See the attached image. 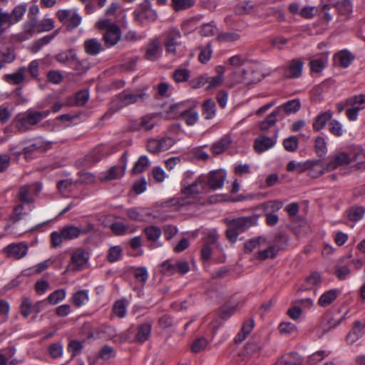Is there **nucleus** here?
Instances as JSON below:
<instances>
[{"label": "nucleus", "instance_id": "obj_14", "mask_svg": "<svg viewBox=\"0 0 365 365\" xmlns=\"http://www.w3.org/2000/svg\"><path fill=\"white\" fill-rule=\"evenodd\" d=\"M27 251L28 247L23 243L10 244L4 249V252L7 257L16 259L25 257L27 254Z\"/></svg>", "mask_w": 365, "mask_h": 365}, {"label": "nucleus", "instance_id": "obj_12", "mask_svg": "<svg viewBox=\"0 0 365 365\" xmlns=\"http://www.w3.org/2000/svg\"><path fill=\"white\" fill-rule=\"evenodd\" d=\"M180 38L181 34L180 31L175 28H171L167 31L165 47L168 53L173 54L175 53L176 46L179 44Z\"/></svg>", "mask_w": 365, "mask_h": 365}, {"label": "nucleus", "instance_id": "obj_9", "mask_svg": "<svg viewBox=\"0 0 365 365\" xmlns=\"http://www.w3.org/2000/svg\"><path fill=\"white\" fill-rule=\"evenodd\" d=\"M94 226L88 222L84 227L66 226L62 229L63 237L65 240H71L78 237L81 235H85L92 232Z\"/></svg>", "mask_w": 365, "mask_h": 365}, {"label": "nucleus", "instance_id": "obj_34", "mask_svg": "<svg viewBox=\"0 0 365 365\" xmlns=\"http://www.w3.org/2000/svg\"><path fill=\"white\" fill-rule=\"evenodd\" d=\"M89 300L88 290L83 289L75 292L72 297L71 302L76 307H81L86 304Z\"/></svg>", "mask_w": 365, "mask_h": 365}, {"label": "nucleus", "instance_id": "obj_46", "mask_svg": "<svg viewBox=\"0 0 365 365\" xmlns=\"http://www.w3.org/2000/svg\"><path fill=\"white\" fill-rule=\"evenodd\" d=\"M355 327L354 329L350 331L346 336V342L349 344H353L355 341H356L362 335L361 332V324L360 322L356 321L354 322Z\"/></svg>", "mask_w": 365, "mask_h": 365}, {"label": "nucleus", "instance_id": "obj_41", "mask_svg": "<svg viewBox=\"0 0 365 365\" xmlns=\"http://www.w3.org/2000/svg\"><path fill=\"white\" fill-rule=\"evenodd\" d=\"M283 202L278 200H269L259 205L265 213H273L279 210L283 207Z\"/></svg>", "mask_w": 365, "mask_h": 365}, {"label": "nucleus", "instance_id": "obj_10", "mask_svg": "<svg viewBox=\"0 0 365 365\" xmlns=\"http://www.w3.org/2000/svg\"><path fill=\"white\" fill-rule=\"evenodd\" d=\"M227 174L224 170H216L209 173L207 178V188L220 189L223 187Z\"/></svg>", "mask_w": 365, "mask_h": 365}, {"label": "nucleus", "instance_id": "obj_4", "mask_svg": "<svg viewBox=\"0 0 365 365\" xmlns=\"http://www.w3.org/2000/svg\"><path fill=\"white\" fill-rule=\"evenodd\" d=\"M225 223L227 225L225 232L227 238L235 242L239 235L255 225V220L252 217H240L234 219L226 218Z\"/></svg>", "mask_w": 365, "mask_h": 365}, {"label": "nucleus", "instance_id": "obj_23", "mask_svg": "<svg viewBox=\"0 0 365 365\" xmlns=\"http://www.w3.org/2000/svg\"><path fill=\"white\" fill-rule=\"evenodd\" d=\"M125 170V167L120 168L119 166H112L108 170L103 172L100 175L101 181H110L121 178Z\"/></svg>", "mask_w": 365, "mask_h": 365}, {"label": "nucleus", "instance_id": "obj_37", "mask_svg": "<svg viewBox=\"0 0 365 365\" xmlns=\"http://www.w3.org/2000/svg\"><path fill=\"white\" fill-rule=\"evenodd\" d=\"M279 110V108H275L260 123L259 128L261 130H267L276 123L277 116L280 115Z\"/></svg>", "mask_w": 365, "mask_h": 365}, {"label": "nucleus", "instance_id": "obj_64", "mask_svg": "<svg viewBox=\"0 0 365 365\" xmlns=\"http://www.w3.org/2000/svg\"><path fill=\"white\" fill-rule=\"evenodd\" d=\"M15 354L14 348H6L0 351V365H6L9 359L13 357Z\"/></svg>", "mask_w": 365, "mask_h": 365}, {"label": "nucleus", "instance_id": "obj_51", "mask_svg": "<svg viewBox=\"0 0 365 365\" xmlns=\"http://www.w3.org/2000/svg\"><path fill=\"white\" fill-rule=\"evenodd\" d=\"M264 244H265V239L262 237L252 239L245 243V250L246 252H250L255 248H262Z\"/></svg>", "mask_w": 365, "mask_h": 365}, {"label": "nucleus", "instance_id": "obj_24", "mask_svg": "<svg viewBox=\"0 0 365 365\" xmlns=\"http://www.w3.org/2000/svg\"><path fill=\"white\" fill-rule=\"evenodd\" d=\"M255 327L254 319L250 318L246 320L241 328L240 331L237 334L235 338V341L237 344L242 343L251 333Z\"/></svg>", "mask_w": 365, "mask_h": 365}, {"label": "nucleus", "instance_id": "obj_42", "mask_svg": "<svg viewBox=\"0 0 365 365\" xmlns=\"http://www.w3.org/2000/svg\"><path fill=\"white\" fill-rule=\"evenodd\" d=\"M16 58L14 51L11 48L0 49V70L7 64L12 63Z\"/></svg>", "mask_w": 365, "mask_h": 365}, {"label": "nucleus", "instance_id": "obj_28", "mask_svg": "<svg viewBox=\"0 0 365 365\" xmlns=\"http://www.w3.org/2000/svg\"><path fill=\"white\" fill-rule=\"evenodd\" d=\"M302 362V357L295 352L282 356L274 365H299Z\"/></svg>", "mask_w": 365, "mask_h": 365}, {"label": "nucleus", "instance_id": "obj_43", "mask_svg": "<svg viewBox=\"0 0 365 365\" xmlns=\"http://www.w3.org/2000/svg\"><path fill=\"white\" fill-rule=\"evenodd\" d=\"M151 332V324L149 323H145L140 325L138 328L136 334V340L138 342L143 343L147 341L150 335Z\"/></svg>", "mask_w": 365, "mask_h": 365}, {"label": "nucleus", "instance_id": "obj_26", "mask_svg": "<svg viewBox=\"0 0 365 365\" xmlns=\"http://www.w3.org/2000/svg\"><path fill=\"white\" fill-rule=\"evenodd\" d=\"M354 56L348 51L344 50L337 53L334 58V63L343 68H347L351 63Z\"/></svg>", "mask_w": 365, "mask_h": 365}, {"label": "nucleus", "instance_id": "obj_8", "mask_svg": "<svg viewBox=\"0 0 365 365\" xmlns=\"http://www.w3.org/2000/svg\"><path fill=\"white\" fill-rule=\"evenodd\" d=\"M190 270V266L187 261L180 260L172 262L171 260H166L163 262L161 265V272L166 275H173L178 273L185 274Z\"/></svg>", "mask_w": 365, "mask_h": 365}, {"label": "nucleus", "instance_id": "obj_15", "mask_svg": "<svg viewBox=\"0 0 365 365\" xmlns=\"http://www.w3.org/2000/svg\"><path fill=\"white\" fill-rule=\"evenodd\" d=\"M162 55L160 43L158 39H153L145 47V58L148 61H155Z\"/></svg>", "mask_w": 365, "mask_h": 365}, {"label": "nucleus", "instance_id": "obj_31", "mask_svg": "<svg viewBox=\"0 0 365 365\" xmlns=\"http://www.w3.org/2000/svg\"><path fill=\"white\" fill-rule=\"evenodd\" d=\"M301 105L298 99H294L288 101L283 105L278 106L277 108H279V114L281 115L282 112H284L286 114L289 115L294 113L300 109Z\"/></svg>", "mask_w": 365, "mask_h": 365}, {"label": "nucleus", "instance_id": "obj_44", "mask_svg": "<svg viewBox=\"0 0 365 365\" xmlns=\"http://www.w3.org/2000/svg\"><path fill=\"white\" fill-rule=\"evenodd\" d=\"M144 233L148 240L153 242H157L161 236L162 232L160 227L151 225L144 229Z\"/></svg>", "mask_w": 365, "mask_h": 365}, {"label": "nucleus", "instance_id": "obj_61", "mask_svg": "<svg viewBox=\"0 0 365 365\" xmlns=\"http://www.w3.org/2000/svg\"><path fill=\"white\" fill-rule=\"evenodd\" d=\"M194 3V0H172L173 6L175 11L187 9L191 7Z\"/></svg>", "mask_w": 365, "mask_h": 365}, {"label": "nucleus", "instance_id": "obj_16", "mask_svg": "<svg viewBox=\"0 0 365 365\" xmlns=\"http://www.w3.org/2000/svg\"><path fill=\"white\" fill-rule=\"evenodd\" d=\"M197 84L193 87L200 88L207 85L206 89L211 90L219 87L223 81V78H221L220 76L210 77L207 75H202L197 77Z\"/></svg>", "mask_w": 365, "mask_h": 365}, {"label": "nucleus", "instance_id": "obj_50", "mask_svg": "<svg viewBox=\"0 0 365 365\" xmlns=\"http://www.w3.org/2000/svg\"><path fill=\"white\" fill-rule=\"evenodd\" d=\"M26 11V6L25 5H18L13 9L9 15L14 24L21 20Z\"/></svg>", "mask_w": 365, "mask_h": 365}, {"label": "nucleus", "instance_id": "obj_32", "mask_svg": "<svg viewBox=\"0 0 365 365\" xmlns=\"http://www.w3.org/2000/svg\"><path fill=\"white\" fill-rule=\"evenodd\" d=\"M336 9L338 13L341 16H344L346 19H349L352 13V4L351 0H343L333 5Z\"/></svg>", "mask_w": 365, "mask_h": 365}, {"label": "nucleus", "instance_id": "obj_48", "mask_svg": "<svg viewBox=\"0 0 365 365\" xmlns=\"http://www.w3.org/2000/svg\"><path fill=\"white\" fill-rule=\"evenodd\" d=\"M351 274V270L347 265L336 264L334 268V274L339 280H344Z\"/></svg>", "mask_w": 365, "mask_h": 365}, {"label": "nucleus", "instance_id": "obj_27", "mask_svg": "<svg viewBox=\"0 0 365 365\" xmlns=\"http://www.w3.org/2000/svg\"><path fill=\"white\" fill-rule=\"evenodd\" d=\"M55 59L62 64L71 65L73 61H77V54L75 50L69 49L56 55Z\"/></svg>", "mask_w": 365, "mask_h": 365}, {"label": "nucleus", "instance_id": "obj_33", "mask_svg": "<svg viewBox=\"0 0 365 365\" xmlns=\"http://www.w3.org/2000/svg\"><path fill=\"white\" fill-rule=\"evenodd\" d=\"M331 117L332 112L330 110H327L318 115L313 123V129L316 131H319L326 125L327 123L331 120Z\"/></svg>", "mask_w": 365, "mask_h": 365}, {"label": "nucleus", "instance_id": "obj_47", "mask_svg": "<svg viewBox=\"0 0 365 365\" xmlns=\"http://www.w3.org/2000/svg\"><path fill=\"white\" fill-rule=\"evenodd\" d=\"M261 250L257 252V258L260 260H265L267 259H272L276 257L277 250L274 246H269L267 248H260Z\"/></svg>", "mask_w": 365, "mask_h": 365}, {"label": "nucleus", "instance_id": "obj_5", "mask_svg": "<svg viewBox=\"0 0 365 365\" xmlns=\"http://www.w3.org/2000/svg\"><path fill=\"white\" fill-rule=\"evenodd\" d=\"M96 26L99 29L105 30L103 38L108 46H113L119 41L121 32L118 25L110 22L108 19H103L98 21Z\"/></svg>", "mask_w": 365, "mask_h": 365}, {"label": "nucleus", "instance_id": "obj_38", "mask_svg": "<svg viewBox=\"0 0 365 365\" xmlns=\"http://www.w3.org/2000/svg\"><path fill=\"white\" fill-rule=\"evenodd\" d=\"M351 162H355L359 169L365 168V150L354 148L351 153Z\"/></svg>", "mask_w": 365, "mask_h": 365}, {"label": "nucleus", "instance_id": "obj_58", "mask_svg": "<svg viewBox=\"0 0 365 365\" xmlns=\"http://www.w3.org/2000/svg\"><path fill=\"white\" fill-rule=\"evenodd\" d=\"M19 199L25 203H30L33 199L31 194V188L29 185H25L20 188L19 193Z\"/></svg>", "mask_w": 365, "mask_h": 365}, {"label": "nucleus", "instance_id": "obj_62", "mask_svg": "<svg viewBox=\"0 0 365 365\" xmlns=\"http://www.w3.org/2000/svg\"><path fill=\"white\" fill-rule=\"evenodd\" d=\"M142 209L139 207H132L126 210L127 216L133 221H143V215L141 212Z\"/></svg>", "mask_w": 365, "mask_h": 365}, {"label": "nucleus", "instance_id": "obj_56", "mask_svg": "<svg viewBox=\"0 0 365 365\" xmlns=\"http://www.w3.org/2000/svg\"><path fill=\"white\" fill-rule=\"evenodd\" d=\"M149 165V160L146 156L142 155L139 158L138 160L135 163L132 169L133 173H143L145 169Z\"/></svg>", "mask_w": 365, "mask_h": 365}, {"label": "nucleus", "instance_id": "obj_59", "mask_svg": "<svg viewBox=\"0 0 365 365\" xmlns=\"http://www.w3.org/2000/svg\"><path fill=\"white\" fill-rule=\"evenodd\" d=\"M240 38V35L235 32H225L220 34L217 40L220 42H234Z\"/></svg>", "mask_w": 365, "mask_h": 365}, {"label": "nucleus", "instance_id": "obj_19", "mask_svg": "<svg viewBox=\"0 0 365 365\" xmlns=\"http://www.w3.org/2000/svg\"><path fill=\"white\" fill-rule=\"evenodd\" d=\"M276 142V138L261 135L255 139L254 148L257 153H262L272 148Z\"/></svg>", "mask_w": 365, "mask_h": 365}, {"label": "nucleus", "instance_id": "obj_45", "mask_svg": "<svg viewBox=\"0 0 365 365\" xmlns=\"http://www.w3.org/2000/svg\"><path fill=\"white\" fill-rule=\"evenodd\" d=\"M208 344V340L204 336H200L193 341L191 344L190 349L193 353H200L204 351Z\"/></svg>", "mask_w": 365, "mask_h": 365}, {"label": "nucleus", "instance_id": "obj_13", "mask_svg": "<svg viewBox=\"0 0 365 365\" xmlns=\"http://www.w3.org/2000/svg\"><path fill=\"white\" fill-rule=\"evenodd\" d=\"M351 162V156L350 157L346 153L341 152L335 154L329 159V162L326 165L327 170H334L339 166H344Z\"/></svg>", "mask_w": 365, "mask_h": 365}, {"label": "nucleus", "instance_id": "obj_57", "mask_svg": "<svg viewBox=\"0 0 365 365\" xmlns=\"http://www.w3.org/2000/svg\"><path fill=\"white\" fill-rule=\"evenodd\" d=\"M66 297V291L60 289L54 291L48 297V302L51 304H56Z\"/></svg>", "mask_w": 365, "mask_h": 365}, {"label": "nucleus", "instance_id": "obj_21", "mask_svg": "<svg viewBox=\"0 0 365 365\" xmlns=\"http://www.w3.org/2000/svg\"><path fill=\"white\" fill-rule=\"evenodd\" d=\"M195 105L190 101L180 102L173 104L170 106L169 112L174 115L175 118L182 117Z\"/></svg>", "mask_w": 365, "mask_h": 365}, {"label": "nucleus", "instance_id": "obj_22", "mask_svg": "<svg viewBox=\"0 0 365 365\" xmlns=\"http://www.w3.org/2000/svg\"><path fill=\"white\" fill-rule=\"evenodd\" d=\"M83 48L85 52L90 56H97L104 49L101 41L95 38L86 40Z\"/></svg>", "mask_w": 365, "mask_h": 365}, {"label": "nucleus", "instance_id": "obj_29", "mask_svg": "<svg viewBox=\"0 0 365 365\" xmlns=\"http://www.w3.org/2000/svg\"><path fill=\"white\" fill-rule=\"evenodd\" d=\"M203 242L204 245H215L220 251L222 247L218 243L219 235L215 229L207 230L203 232Z\"/></svg>", "mask_w": 365, "mask_h": 365}, {"label": "nucleus", "instance_id": "obj_39", "mask_svg": "<svg viewBox=\"0 0 365 365\" xmlns=\"http://www.w3.org/2000/svg\"><path fill=\"white\" fill-rule=\"evenodd\" d=\"M365 214V207L361 206H354L346 211L347 218L352 222H357L363 218Z\"/></svg>", "mask_w": 365, "mask_h": 365}, {"label": "nucleus", "instance_id": "obj_7", "mask_svg": "<svg viewBox=\"0 0 365 365\" xmlns=\"http://www.w3.org/2000/svg\"><path fill=\"white\" fill-rule=\"evenodd\" d=\"M56 16L62 24L66 25V28L69 31L79 26L82 20L76 9L59 10L57 11Z\"/></svg>", "mask_w": 365, "mask_h": 365}, {"label": "nucleus", "instance_id": "obj_30", "mask_svg": "<svg viewBox=\"0 0 365 365\" xmlns=\"http://www.w3.org/2000/svg\"><path fill=\"white\" fill-rule=\"evenodd\" d=\"M303 62L300 60H292L286 71V76L289 78H298L302 74Z\"/></svg>", "mask_w": 365, "mask_h": 365}, {"label": "nucleus", "instance_id": "obj_3", "mask_svg": "<svg viewBox=\"0 0 365 365\" xmlns=\"http://www.w3.org/2000/svg\"><path fill=\"white\" fill-rule=\"evenodd\" d=\"M50 110H36L29 109L17 114L13 120L14 127L21 133L33 130L43 118L48 116Z\"/></svg>", "mask_w": 365, "mask_h": 365}, {"label": "nucleus", "instance_id": "obj_25", "mask_svg": "<svg viewBox=\"0 0 365 365\" xmlns=\"http://www.w3.org/2000/svg\"><path fill=\"white\" fill-rule=\"evenodd\" d=\"M255 327L254 319L250 318L246 320L241 328L240 331L237 334L235 338V341L237 344L242 343L251 333Z\"/></svg>", "mask_w": 365, "mask_h": 365}, {"label": "nucleus", "instance_id": "obj_54", "mask_svg": "<svg viewBox=\"0 0 365 365\" xmlns=\"http://www.w3.org/2000/svg\"><path fill=\"white\" fill-rule=\"evenodd\" d=\"M307 161L304 163H296L295 161H290L287 165V170L289 172H296L301 173L307 171Z\"/></svg>", "mask_w": 365, "mask_h": 365}, {"label": "nucleus", "instance_id": "obj_17", "mask_svg": "<svg viewBox=\"0 0 365 365\" xmlns=\"http://www.w3.org/2000/svg\"><path fill=\"white\" fill-rule=\"evenodd\" d=\"M237 74V81L246 85L255 83L261 80L260 74L252 68L243 69Z\"/></svg>", "mask_w": 365, "mask_h": 365}, {"label": "nucleus", "instance_id": "obj_40", "mask_svg": "<svg viewBox=\"0 0 365 365\" xmlns=\"http://www.w3.org/2000/svg\"><path fill=\"white\" fill-rule=\"evenodd\" d=\"M231 143V140L230 137L225 136L221 138L220 140L215 143L212 147L211 150L215 155H219L222 153L225 150H227Z\"/></svg>", "mask_w": 365, "mask_h": 365}, {"label": "nucleus", "instance_id": "obj_49", "mask_svg": "<svg viewBox=\"0 0 365 365\" xmlns=\"http://www.w3.org/2000/svg\"><path fill=\"white\" fill-rule=\"evenodd\" d=\"M314 149L319 157H323L327 152V143L324 138L317 137L314 141Z\"/></svg>", "mask_w": 365, "mask_h": 365}, {"label": "nucleus", "instance_id": "obj_20", "mask_svg": "<svg viewBox=\"0 0 365 365\" xmlns=\"http://www.w3.org/2000/svg\"><path fill=\"white\" fill-rule=\"evenodd\" d=\"M307 171L308 175L313 178H317L321 176L325 171H328L326 169V166L321 160H307Z\"/></svg>", "mask_w": 365, "mask_h": 365}, {"label": "nucleus", "instance_id": "obj_52", "mask_svg": "<svg viewBox=\"0 0 365 365\" xmlns=\"http://www.w3.org/2000/svg\"><path fill=\"white\" fill-rule=\"evenodd\" d=\"M34 312V304L29 297H24L21 304V313L24 317H28Z\"/></svg>", "mask_w": 365, "mask_h": 365}, {"label": "nucleus", "instance_id": "obj_60", "mask_svg": "<svg viewBox=\"0 0 365 365\" xmlns=\"http://www.w3.org/2000/svg\"><path fill=\"white\" fill-rule=\"evenodd\" d=\"M186 124L188 125H193L197 123L199 119L198 113L194 110V108L189 110L182 117Z\"/></svg>", "mask_w": 365, "mask_h": 365}, {"label": "nucleus", "instance_id": "obj_11", "mask_svg": "<svg viewBox=\"0 0 365 365\" xmlns=\"http://www.w3.org/2000/svg\"><path fill=\"white\" fill-rule=\"evenodd\" d=\"M3 79L11 85H21L29 81L27 76V68L25 66L19 68L14 73H8L4 76Z\"/></svg>", "mask_w": 365, "mask_h": 365}, {"label": "nucleus", "instance_id": "obj_2", "mask_svg": "<svg viewBox=\"0 0 365 365\" xmlns=\"http://www.w3.org/2000/svg\"><path fill=\"white\" fill-rule=\"evenodd\" d=\"M149 97L147 86L133 90L126 89L115 96L112 102L110 110H112L113 112H116L123 107L134 103H145Z\"/></svg>", "mask_w": 365, "mask_h": 365}, {"label": "nucleus", "instance_id": "obj_18", "mask_svg": "<svg viewBox=\"0 0 365 365\" xmlns=\"http://www.w3.org/2000/svg\"><path fill=\"white\" fill-rule=\"evenodd\" d=\"M156 125L155 118L153 115H146L135 121L133 129L139 131H149L154 128Z\"/></svg>", "mask_w": 365, "mask_h": 365}, {"label": "nucleus", "instance_id": "obj_63", "mask_svg": "<svg viewBox=\"0 0 365 365\" xmlns=\"http://www.w3.org/2000/svg\"><path fill=\"white\" fill-rule=\"evenodd\" d=\"M113 311L116 316L123 318L126 314V307L124 301H116L113 305Z\"/></svg>", "mask_w": 365, "mask_h": 365}, {"label": "nucleus", "instance_id": "obj_1", "mask_svg": "<svg viewBox=\"0 0 365 365\" xmlns=\"http://www.w3.org/2000/svg\"><path fill=\"white\" fill-rule=\"evenodd\" d=\"M207 190L206 175L199 176L193 182L182 189V197L173 200V205L185 207L197 204L199 195Z\"/></svg>", "mask_w": 365, "mask_h": 365}, {"label": "nucleus", "instance_id": "obj_6", "mask_svg": "<svg viewBox=\"0 0 365 365\" xmlns=\"http://www.w3.org/2000/svg\"><path fill=\"white\" fill-rule=\"evenodd\" d=\"M89 254L82 248L76 249L72 254L66 272H78L86 268Z\"/></svg>", "mask_w": 365, "mask_h": 365}, {"label": "nucleus", "instance_id": "obj_36", "mask_svg": "<svg viewBox=\"0 0 365 365\" xmlns=\"http://www.w3.org/2000/svg\"><path fill=\"white\" fill-rule=\"evenodd\" d=\"M338 292L336 289H331L322 294L318 300L320 307H325L331 304L336 298Z\"/></svg>", "mask_w": 365, "mask_h": 365}, {"label": "nucleus", "instance_id": "obj_35", "mask_svg": "<svg viewBox=\"0 0 365 365\" xmlns=\"http://www.w3.org/2000/svg\"><path fill=\"white\" fill-rule=\"evenodd\" d=\"M202 115L206 120L212 119L216 114V106L214 101L212 99L206 100L202 106Z\"/></svg>", "mask_w": 365, "mask_h": 365}, {"label": "nucleus", "instance_id": "obj_55", "mask_svg": "<svg viewBox=\"0 0 365 365\" xmlns=\"http://www.w3.org/2000/svg\"><path fill=\"white\" fill-rule=\"evenodd\" d=\"M298 144L299 139L296 136H290L283 141V146L288 152H294L298 148Z\"/></svg>", "mask_w": 365, "mask_h": 365}, {"label": "nucleus", "instance_id": "obj_53", "mask_svg": "<svg viewBox=\"0 0 365 365\" xmlns=\"http://www.w3.org/2000/svg\"><path fill=\"white\" fill-rule=\"evenodd\" d=\"M200 52L198 59L202 63H206L210 59L212 56V51L211 44L209 43L205 46H200Z\"/></svg>", "mask_w": 365, "mask_h": 365}]
</instances>
